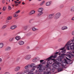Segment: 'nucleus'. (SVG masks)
I'll use <instances>...</instances> for the list:
<instances>
[{
	"label": "nucleus",
	"mask_w": 74,
	"mask_h": 74,
	"mask_svg": "<svg viewBox=\"0 0 74 74\" xmlns=\"http://www.w3.org/2000/svg\"><path fill=\"white\" fill-rule=\"evenodd\" d=\"M59 53V52H56L55 54L53 56H52L49 58H47V59H46V61H47V64H49L50 63V64H51L52 62H51L52 60H54V59L53 58H56V56H57V54Z\"/></svg>",
	"instance_id": "f257e3e1"
},
{
	"label": "nucleus",
	"mask_w": 74,
	"mask_h": 74,
	"mask_svg": "<svg viewBox=\"0 0 74 74\" xmlns=\"http://www.w3.org/2000/svg\"><path fill=\"white\" fill-rule=\"evenodd\" d=\"M60 65H61V63L57 62L56 63H53L52 66L54 68L58 69V68H59L60 67Z\"/></svg>",
	"instance_id": "f03ea898"
},
{
	"label": "nucleus",
	"mask_w": 74,
	"mask_h": 74,
	"mask_svg": "<svg viewBox=\"0 0 74 74\" xmlns=\"http://www.w3.org/2000/svg\"><path fill=\"white\" fill-rule=\"evenodd\" d=\"M44 10V8H39L38 9V11L39 12L38 14H37V16H41L42 14H43V12L42 11Z\"/></svg>",
	"instance_id": "7ed1b4c3"
},
{
	"label": "nucleus",
	"mask_w": 74,
	"mask_h": 74,
	"mask_svg": "<svg viewBox=\"0 0 74 74\" xmlns=\"http://www.w3.org/2000/svg\"><path fill=\"white\" fill-rule=\"evenodd\" d=\"M60 16H61V13L59 12H58L55 14L54 17V19H59L60 18Z\"/></svg>",
	"instance_id": "20e7f679"
},
{
	"label": "nucleus",
	"mask_w": 74,
	"mask_h": 74,
	"mask_svg": "<svg viewBox=\"0 0 74 74\" xmlns=\"http://www.w3.org/2000/svg\"><path fill=\"white\" fill-rule=\"evenodd\" d=\"M21 67L19 66H17L14 69V71H19Z\"/></svg>",
	"instance_id": "39448f33"
},
{
	"label": "nucleus",
	"mask_w": 74,
	"mask_h": 74,
	"mask_svg": "<svg viewBox=\"0 0 74 74\" xmlns=\"http://www.w3.org/2000/svg\"><path fill=\"white\" fill-rule=\"evenodd\" d=\"M31 58V56L30 55H28L26 56L25 57V59H26L27 60H29Z\"/></svg>",
	"instance_id": "423d86ee"
},
{
	"label": "nucleus",
	"mask_w": 74,
	"mask_h": 74,
	"mask_svg": "<svg viewBox=\"0 0 74 74\" xmlns=\"http://www.w3.org/2000/svg\"><path fill=\"white\" fill-rule=\"evenodd\" d=\"M46 72L47 73V74H51V69L50 68H47L46 69Z\"/></svg>",
	"instance_id": "0eeeda50"
},
{
	"label": "nucleus",
	"mask_w": 74,
	"mask_h": 74,
	"mask_svg": "<svg viewBox=\"0 0 74 74\" xmlns=\"http://www.w3.org/2000/svg\"><path fill=\"white\" fill-rule=\"evenodd\" d=\"M32 67V65H26L25 67V69H29V68H31Z\"/></svg>",
	"instance_id": "6e6552de"
},
{
	"label": "nucleus",
	"mask_w": 74,
	"mask_h": 74,
	"mask_svg": "<svg viewBox=\"0 0 74 74\" xmlns=\"http://www.w3.org/2000/svg\"><path fill=\"white\" fill-rule=\"evenodd\" d=\"M63 58V56H61L58 57L57 60L58 61L60 62L62 61V59Z\"/></svg>",
	"instance_id": "1a4fd4ad"
},
{
	"label": "nucleus",
	"mask_w": 74,
	"mask_h": 74,
	"mask_svg": "<svg viewBox=\"0 0 74 74\" xmlns=\"http://www.w3.org/2000/svg\"><path fill=\"white\" fill-rule=\"evenodd\" d=\"M53 14H50L48 16L47 18L48 19H52L53 18Z\"/></svg>",
	"instance_id": "9d476101"
},
{
	"label": "nucleus",
	"mask_w": 74,
	"mask_h": 74,
	"mask_svg": "<svg viewBox=\"0 0 74 74\" xmlns=\"http://www.w3.org/2000/svg\"><path fill=\"white\" fill-rule=\"evenodd\" d=\"M24 43H25L22 40H20L18 42V43L19 44V45H23Z\"/></svg>",
	"instance_id": "9b49d317"
},
{
	"label": "nucleus",
	"mask_w": 74,
	"mask_h": 74,
	"mask_svg": "<svg viewBox=\"0 0 74 74\" xmlns=\"http://www.w3.org/2000/svg\"><path fill=\"white\" fill-rule=\"evenodd\" d=\"M38 59H39V58L37 57L34 59L32 61L33 62H36L37 60H38Z\"/></svg>",
	"instance_id": "f8f14e48"
},
{
	"label": "nucleus",
	"mask_w": 74,
	"mask_h": 74,
	"mask_svg": "<svg viewBox=\"0 0 74 74\" xmlns=\"http://www.w3.org/2000/svg\"><path fill=\"white\" fill-rule=\"evenodd\" d=\"M51 1L47 2L46 3V6H50V5H51Z\"/></svg>",
	"instance_id": "ddd939ff"
},
{
	"label": "nucleus",
	"mask_w": 74,
	"mask_h": 74,
	"mask_svg": "<svg viewBox=\"0 0 74 74\" xmlns=\"http://www.w3.org/2000/svg\"><path fill=\"white\" fill-rule=\"evenodd\" d=\"M16 28V25H13L10 27V29H12V30H13L14 29H15Z\"/></svg>",
	"instance_id": "4468645a"
},
{
	"label": "nucleus",
	"mask_w": 74,
	"mask_h": 74,
	"mask_svg": "<svg viewBox=\"0 0 74 74\" xmlns=\"http://www.w3.org/2000/svg\"><path fill=\"white\" fill-rule=\"evenodd\" d=\"M67 29H68V27H67L66 26H64L62 27V29L63 30Z\"/></svg>",
	"instance_id": "2eb2a0df"
},
{
	"label": "nucleus",
	"mask_w": 74,
	"mask_h": 74,
	"mask_svg": "<svg viewBox=\"0 0 74 74\" xmlns=\"http://www.w3.org/2000/svg\"><path fill=\"white\" fill-rule=\"evenodd\" d=\"M21 36H17L15 38V39H16V40H17V41H18V40H19L21 39Z\"/></svg>",
	"instance_id": "dca6fc26"
},
{
	"label": "nucleus",
	"mask_w": 74,
	"mask_h": 74,
	"mask_svg": "<svg viewBox=\"0 0 74 74\" xmlns=\"http://www.w3.org/2000/svg\"><path fill=\"white\" fill-rule=\"evenodd\" d=\"M32 30H33V31H34V32H36V31H37V30H38V29L34 27H33L32 28Z\"/></svg>",
	"instance_id": "f3484780"
},
{
	"label": "nucleus",
	"mask_w": 74,
	"mask_h": 74,
	"mask_svg": "<svg viewBox=\"0 0 74 74\" xmlns=\"http://www.w3.org/2000/svg\"><path fill=\"white\" fill-rule=\"evenodd\" d=\"M37 67L38 69H40L41 68V65H38L37 66H33V67L34 68H36V67Z\"/></svg>",
	"instance_id": "a211bd4d"
},
{
	"label": "nucleus",
	"mask_w": 74,
	"mask_h": 74,
	"mask_svg": "<svg viewBox=\"0 0 74 74\" xmlns=\"http://www.w3.org/2000/svg\"><path fill=\"white\" fill-rule=\"evenodd\" d=\"M71 42V41L69 40L68 42H67V43L65 45V47L67 46V45H71V44H70Z\"/></svg>",
	"instance_id": "6ab92c4d"
},
{
	"label": "nucleus",
	"mask_w": 74,
	"mask_h": 74,
	"mask_svg": "<svg viewBox=\"0 0 74 74\" xmlns=\"http://www.w3.org/2000/svg\"><path fill=\"white\" fill-rule=\"evenodd\" d=\"M10 50H11V47H7V48L5 49V51H10Z\"/></svg>",
	"instance_id": "aec40b11"
},
{
	"label": "nucleus",
	"mask_w": 74,
	"mask_h": 74,
	"mask_svg": "<svg viewBox=\"0 0 74 74\" xmlns=\"http://www.w3.org/2000/svg\"><path fill=\"white\" fill-rule=\"evenodd\" d=\"M45 1H43L42 2H41L40 3V6H42V5H43V4L45 3Z\"/></svg>",
	"instance_id": "412c9836"
},
{
	"label": "nucleus",
	"mask_w": 74,
	"mask_h": 74,
	"mask_svg": "<svg viewBox=\"0 0 74 74\" xmlns=\"http://www.w3.org/2000/svg\"><path fill=\"white\" fill-rule=\"evenodd\" d=\"M32 33L30 32L26 34V36H27V37H29V36H32Z\"/></svg>",
	"instance_id": "4be33fe9"
},
{
	"label": "nucleus",
	"mask_w": 74,
	"mask_h": 74,
	"mask_svg": "<svg viewBox=\"0 0 74 74\" xmlns=\"http://www.w3.org/2000/svg\"><path fill=\"white\" fill-rule=\"evenodd\" d=\"M35 48L36 49V50H39V49H40L41 48V47L39 46H37L35 47Z\"/></svg>",
	"instance_id": "5701e85b"
},
{
	"label": "nucleus",
	"mask_w": 74,
	"mask_h": 74,
	"mask_svg": "<svg viewBox=\"0 0 74 74\" xmlns=\"http://www.w3.org/2000/svg\"><path fill=\"white\" fill-rule=\"evenodd\" d=\"M4 44L3 43H0V48H2L3 47Z\"/></svg>",
	"instance_id": "b1692460"
},
{
	"label": "nucleus",
	"mask_w": 74,
	"mask_h": 74,
	"mask_svg": "<svg viewBox=\"0 0 74 74\" xmlns=\"http://www.w3.org/2000/svg\"><path fill=\"white\" fill-rule=\"evenodd\" d=\"M13 16L15 18H16L17 17V16H18V14L16 13H15V14H14Z\"/></svg>",
	"instance_id": "393cba45"
},
{
	"label": "nucleus",
	"mask_w": 74,
	"mask_h": 74,
	"mask_svg": "<svg viewBox=\"0 0 74 74\" xmlns=\"http://www.w3.org/2000/svg\"><path fill=\"white\" fill-rule=\"evenodd\" d=\"M14 37H13V38H10L9 39L10 41V42L12 41H13V40H14Z\"/></svg>",
	"instance_id": "a878e982"
},
{
	"label": "nucleus",
	"mask_w": 74,
	"mask_h": 74,
	"mask_svg": "<svg viewBox=\"0 0 74 74\" xmlns=\"http://www.w3.org/2000/svg\"><path fill=\"white\" fill-rule=\"evenodd\" d=\"M11 19H12V16H10L9 17H8L7 18V19L8 20H11Z\"/></svg>",
	"instance_id": "bb28decb"
},
{
	"label": "nucleus",
	"mask_w": 74,
	"mask_h": 74,
	"mask_svg": "<svg viewBox=\"0 0 74 74\" xmlns=\"http://www.w3.org/2000/svg\"><path fill=\"white\" fill-rule=\"evenodd\" d=\"M7 27V25H4L2 27L1 29H5V27Z\"/></svg>",
	"instance_id": "cd10ccee"
},
{
	"label": "nucleus",
	"mask_w": 74,
	"mask_h": 74,
	"mask_svg": "<svg viewBox=\"0 0 74 74\" xmlns=\"http://www.w3.org/2000/svg\"><path fill=\"white\" fill-rule=\"evenodd\" d=\"M71 11L72 12H74V7H72L71 9Z\"/></svg>",
	"instance_id": "c85d7f7f"
},
{
	"label": "nucleus",
	"mask_w": 74,
	"mask_h": 74,
	"mask_svg": "<svg viewBox=\"0 0 74 74\" xmlns=\"http://www.w3.org/2000/svg\"><path fill=\"white\" fill-rule=\"evenodd\" d=\"M43 70H42V68H40L39 69V72H42V71Z\"/></svg>",
	"instance_id": "c756f323"
},
{
	"label": "nucleus",
	"mask_w": 74,
	"mask_h": 74,
	"mask_svg": "<svg viewBox=\"0 0 74 74\" xmlns=\"http://www.w3.org/2000/svg\"><path fill=\"white\" fill-rule=\"evenodd\" d=\"M62 68H60L58 69V71L59 72L62 71Z\"/></svg>",
	"instance_id": "7c9ffc66"
},
{
	"label": "nucleus",
	"mask_w": 74,
	"mask_h": 74,
	"mask_svg": "<svg viewBox=\"0 0 74 74\" xmlns=\"http://www.w3.org/2000/svg\"><path fill=\"white\" fill-rule=\"evenodd\" d=\"M67 47H66V49L68 50H70V48H69V46H70V45H66Z\"/></svg>",
	"instance_id": "2f4dec72"
},
{
	"label": "nucleus",
	"mask_w": 74,
	"mask_h": 74,
	"mask_svg": "<svg viewBox=\"0 0 74 74\" xmlns=\"http://www.w3.org/2000/svg\"><path fill=\"white\" fill-rule=\"evenodd\" d=\"M63 7H64L63 5H61L59 6V8H63Z\"/></svg>",
	"instance_id": "473e14b6"
},
{
	"label": "nucleus",
	"mask_w": 74,
	"mask_h": 74,
	"mask_svg": "<svg viewBox=\"0 0 74 74\" xmlns=\"http://www.w3.org/2000/svg\"><path fill=\"white\" fill-rule=\"evenodd\" d=\"M28 27V26H26L24 27V29H25V30H26L27 29Z\"/></svg>",
	"instance_id": "72a5a7b5"
},
{
	"label": "nucleus",
	"mask_w": 74,
	"mask_h": 74,
	"mask_svg": "<svg viewBox=\"0 0 74 74\" xmlns=\"http://www.w3.org/2000/svg\"><path fill=\"white\" fill-rule=\"evenodd\" d=\"M6 10V8L5 7H3V9H2V10L3 11H5V10Z\"/></svg>",
	"instance_id": "f704fd0d"
},
{
	"label": "nucleus",
	"mask_w": 74,
	"mask_h": 74,
	"mask_svg": "<svg viewBox=\"0 0 74 74\" xmlns=\"http://www.w3.org/2000/svg\"><path fill=\"white\" fill-rule=\"evenodd\" d=\"M66 50L64 49L62 51V53H66Z\"/></svg>",
	"instance_id": "c9c22d12"
},
{
	"label": "nucleus",
	"mask_w": 74,
	"mask_h": 74,
	"mask_svg": "<svg viewBox=\"0 0 74 74\" xmlns=\"http://www.w3.org/2000/svg\"><path fill=\"white\" fill-rule=\"evenodd\" d=\"M34 70H35V69L34 68H33L32 69L30 70V71H31V72H33V71H34Z\"/></svg>",
	"instance_id": "e433bc0d"
},
{
	"label": "nucleus",
	"mask_w": 74,
	"mask_h": 74,
	"mask_svg": "<svg viewBox=\"0 0 74 74\" xmlns=\"http://www.w3.org/2000/svg\"><path fill=\"white\" fill-rule=\"evenodd\" d=\"M20 12V10H18V11H16V12H15L16 14H18Z\"/></svg>",
	"instance_id": "4c0bfd02"
},
{
	"label": "nucleus",
	"mask_w": 74,
	"mask_h": 74,
	"mask_svg": "<svg viewBox=\"0 0 74 74\" xmlns=\"http://www.w3.org/2000/svg\"><path fill=\"white\" fill-rule=\"evenodd\" d=\"M31 11V12H32V14H34V13H35V11L34 10H32Z\"/></svg>",
	"instance_id": "58836bf2"
},
{
	"label": "nucleus",
	"mask_w": 74,
	"mask_h": 74,
	"mask_svg": "<svg viewBox=\"0 0 74 74\" xmlns=\"http://www.w3.org/2000/svg\"><path fill=\"white\" fill-rule=\"evenodd\" d=\"M58 41H59V42H60V41H62V39H61V38L58 39Z\"/></svg>",
	"instance_id": "ea45409f"
},
{
	"label": "nucleus",
	"mask_w": 74,
	"mask_h": 74,
	"mask_svg": "<svg viewBox=\"0 0 74 74\" xmlns=\"http://www.w3.org/2000/svg\"><path fill=\"white\" fill-rule=\"evenodd\" d=\"M32 14H32V12L31 11L30 12L29 14V15H32Z\"/></svg>",
	"instance_id": "a19ab883"
},
{
	"label": "nucleus",
	"mask_w": 74,
	"mask_h": 74,
	"mask_svg": "<svg viewBox=\"0 0 74 74\" xmlns=\"http://www.w3.org/2000/svg\"><path fill=\"white\" fill-rule=\"evenodd\" d=\"M4 74H10V72H7L4 73Z\"/></svg>",
	"instance_id": "79ce46f5"
},
{
	"label": "nucleus",
	"mask_w": 74,
	"mask_h": 74,
	"mask_svg": "<svg viewBox=\"0 0 74 74\" xmlns=\"http://www.w3.org/2000/svg\"><path fill=\"white\" fill-rule=\"evenodd\" d=\"M68 56L70 59H71V56L70 55H68Z\"/></svg>",
	"instance_id": "37998d69"
},
{
	"label": "nucleus",
	"mask_w": 74,
	"mask_h": 74,
	"mask_svg": "<svg viewBox=\"0 0 74 74\" xmlns=\"http://www.w3.org/2000/svg\"><path fill=\"white\" fill-rule=\"evenodd\" d=\"M21 59V58H20V57L18 58L17 59V61H18L19 60V59Z\"/></svg>",
	"instance_id": "c03bdc74"
},
{
	"label": "nucleus",
	"mask_w": 74,
	"mask_h": 74,
	"mask_svg": "<svg viewBox=\"0 0 74 74\" xmlns=\"http://www.w3.org/2000/svg\"><path fill=\"white\" fill-rule=\"evenodd\" d=\"M8 8H9V10H11V6H9L8 7Z\"/></svg>",
	"instance_id": "a18cd8bd"
},
{
	"label": "nucleus",
	"mask_w": 74,
	"mask_h": 74,
	"mask_svg": "<svg viewBox=\"0 0 74 74\" xmlns=\"http://www.w3.org/2000/svg\"><path fill=\"white\" fill-rule=\"evenodd\" d=\"M71 20L72 21H74V16L71 18Z\"/></svg>",
	"instance_id": "49530a36"
},
{
	"label": "nucleus",
	"mask_w": 74,
	"mask_h": 74,
	"mask_svg": "<svg viewBox=\"0 0 74 74\" xmlns=\"http://www.w3.org/2000/svg\"><path fill=\"white\" fill-rule=\"evenodd\" d=\"M44 61L43 60H41L40 61V63H42V62H44Z\"/></svg>",
	"instance_id": "de8ad7c7"
},
{
	"label": "nucleus",
	"mask_w": 74,
	"mask_h": 74,
	"mask_svg": "<svg viewBox=\"0 0 74 74\" xmlns=\"http://www.w3.org/2000/svg\"><path fill=\"white\" fill-rule=\"evenodd\" d=\"M72 35H73V36L74 35V31H73V32H72Z\"/></svg>",
	"instance_id": "09e8293b"
},
{
	"label": "nucleus",
	"mask_w": 74,
	"mask_h": 74,
	"mask_svg": "<svg viewBox=\"0 0 74 74\" xmlns=\"http://www.w3.org/2000/svg\"><path fill=\"white\" fill-rule=\"evenodd\" d=\"M14 2L15 3L14 4H17V3H18V2H17V1H14Z\"/></svg>",
	"instance_id": "8fccbe9b"
},
{
	"label": "nucleus",
	"mask_w": 74,
	"mask_h": 74,
	"mask_svg": "<svg viewBox=\"0 0 74 74\" xmlns=\"http://www.w3.org/2000/svg\"><path fill=\"white\" fill-rule=\"evenodd\" d=\"M5 3V0H2V3L4 4Z\"/></svg>",
	"instance_id": "3c124183"
},
{
	"label": "nucleus",
	"mask_w": 74,
	"mask_h": 74,
	"mask_svg": "<svg viewBox=\"0 0 74 74\" xmlns=\"http://www.w3.org/2000/svg\"><path fill=\"white\" fill-rule=\"evenodd\" d=\"M43 74H47V72L45 71L44 72Z\"/></svg>",
	"instance_id": "603ef678"
},
{
	"label": "nucleus",
	"mask_w": 74,
	"mask_h": 74,
	"mask_svg": "<svg viewBox=\"0 0 74 74\" xmlns=\"http://www.w3.org/2000/svg\"><path fill=\"white\" fill-rule=\"evenodd\" d=\"M2 62V59L0 58V63H1Z\"/></svg>",
	"instance_id": "864d4df0"
},
{
	"label": "nucleus",
	"mask_w": 74,
	"mask_h": 74,
	"mask_svg": "<svg viewBox=\"0 0 74 74\" xmlns=\"http://www.w3.org/2000/svg\"><path fill=\"white\" fill-rule=\"evenodd\" d=\"M18 5H19V4H16L15 5H15V6H16V7H18Z\"/></svg>",
	"instance_id": "5fc2aeb1"
},
{
	"label": "nucleus",
	"mask_w": 74,
	"mask_h": 74,
	"mask_svg": "<svg viewBox=\"0 0 74 74\" xmlns=\"http://www.w3.org/2000/svg\"><path fill=\"white\" fill-rule=\"evenodd\" d=\"M29 71V69H27V70H25L24 71Z\"/></svg>",
	"instance_id": "6e6d98bb"
},
{
	"label": "nucleus",
	"mask_w": 74,
	"mask_h": 74,
	"mask_svg": "<svg viewBox=\"0 0 74 74\" xmlns=\"http://www.w3.org/2000/svg\"><path fill=\"white\" fill-rule=\"evenodd\" d=\"M72 42H73L74 41V37L73 38V39H72L71 40Z\"/></svg>",
	"instance_id": "4d7b16f0"
},
{
	"label": "nucleus",
	"mask_w": 74,
	"mask_h": 74,
	"mask_svg": "<svg viewBox=\"0 0 74 74\" xmlns=\"http://www.w3.org/2000/svg\"><path fill=\"white\" fill-rule=\"evenodd\" d=\"M7 1L10 3V0H7Z\"/></svg>",
	"instance_id": "13d9d810"
},
{
	"label": "nucleus",
	"mask_w": 74,
	"mask_h": 74,
	"mask_svg": "<svg viewBox=\"0 0 74 74\" xmlns=\"http://www.w3.org/2000/svg\"><path fill=\"white\" fill-rule=\"evenodd\" d=\"M64 49V47L60 49V50H63Z\"/></svg>",
	"instance_id": "bf43d9fd"
},
{
	"label": "nucleus",
	"mask_w": 74,
	"mask_h": 74,
	"mask_svg": "<svg viewBox=\"0 0 74 74\" xmlns=\"http://www.w3.org/2000/svg\"><path fill=\"white\" fill-rule=\"evenodd\" d=\"M71 56L73 58L74 56V54H71Z\"/></svg>",
	"instance_id": "052dcab7"
},
{
	"label": "nucleus",
	"mask_w": 74,
	"mask_h": 74,
	"mask_svg": "<svg viewBox=\"0 0 74 74\" xmlns=\"http://www.w3.org/2000/svg\"><path fill=\"white\" fill-rule=\"evenodd\" d=\"M27 49H30V47H29V46H27Z\"/></svg>",
	"instance_id": "680f3d73"
},
{
	"label": "nucleus",
	"mask_w": 74,
	"mask_h": 74,
	"mask_svg": "<svg viewBox=\"0 0 74 74\" xmlns=\"http://www.w3.org/2000/svg\"><path fill=\"white\" fill-rule=\"evenodd\" d=\"M66 59L67 60H70V59H69L68 58H67V57H66Z\"/></svg>",
	"instance_id": "e2e57ef3"
},
{
	"label": "nucleus",
	"mask_w": 74,
	"mask_h": 74,
	"mask_svg": "<svg viewBox=\"0 0 74 74\" xmlns=\"http://www.w3.org/2000/svg\"><path fill=\"white\" fill-rule=\"evenodd\" d=\"M25 4V3L23 2H22V4H23V5H24V4Z\"/></svg>",
	"instance_id": "0e129e2a"
},
{
	"label": "nucleus",
	"mask_w": 74,
	"mask_h": 74,
	"mask_svg": "<svg viewBox=\"0 0 74 74\" xmlns=\"http://www.w3.org/2000/svg\"><path fill=\"white\" fill-rule=\"evenodd\" d=\"M19 2V4H21V1H20Z\"/></svg>",
	"instance_id": "69168bd1"
},
{
	"label": "nucleus",
	"mask_w": 74,
	"mask_h": 74,
	"mask_svg": "<svg viewBox=\"0 0 74 74\" xmlns=\"http://www.w3.org/2000/svg\"><path fill=\"white\" fill-rule=\"evenodd\" d=\"M9 21H6V23H8V22H9Z\"/></svg>",
	"instance_id": "338daca9"
},
{
	"label": "nucleus",
	"mask_w": 74,
	"mask_h": 74,
	"mask_svg": "<svg viewBox=\"0 0 74 74\" xmlns=\"http://www.w3.org/2000/svg\"><path fill=\"white\" fill-rule=\"evenodd\" d=\"M32 20H30L29 21V23H31V21H32Z\"/></svg>",
	"instance_id": "774afa93"
}]
</instances>
